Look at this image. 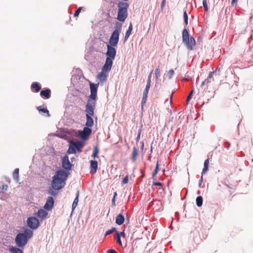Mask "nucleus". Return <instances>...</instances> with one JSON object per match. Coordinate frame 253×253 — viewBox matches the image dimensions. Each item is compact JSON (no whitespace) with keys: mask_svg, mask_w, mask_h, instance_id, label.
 <instances>
[{"mask_svg":"<svg viewBox=\"0 0 253 253\" xmlns=\"http://www.w3.org/2000/svg\"><path fill=\"white\" fill-rule=\"evenodd\" d=\"M140 244H141V242H140V240H135V242L134 243V246H136V248H137L138 245H140Z\"/></svg>","mask_w":253,"mask_h":253,"instance_id":"nucleus-43","label":"nucleus"},{"mask_svg":"<svg viewBox=\"0 0 253 253\" xmlns=\"http://www.w3.org/2000/svg\"><path fill=\"white\" fill-rule=\"evenodd\" d=\"M13 176L15 180H18L19 177V169L17 168L15 169L13 173Z\"/></svg>","mask_w":253,"mask_h":253,"instance_id":"nucleus-34","label":"nucleus"},{"mask_svg":"<svg viewBox=\"0 0 253 253\" xmlns=\"http://www.w3.org/2000/svg\"><path fill=\"white\" fill-rule=\"evenodd\" d=\"M47 214V212L43 209L39 210L38 212L36 214V215L42 220L45 219Z\"/></svg>","mask_w":253,"mask_h":253,"instance_id":"nucleus-16","label":"nucleus"},{"mask_svg":"<svg viewBox=\"0 0 253 253\" xmlns=\"http://www.w3.org/2000/svg\"><path fill=\"white\" fill-rule=\"evenodd\" d=\"M116 239L117 243L121 246L122 245V242L121 240L120 234L119 232H116Z\"/></svg>","mask_w":253,"mask_h":253,"instance_id":"nucleus-36","label":"nucleus"},{"mask_svg":"<svg viewBox=\"0 0 253 253\" xmlns=\"http://www.w3.org/2000/svg\"><path fill=\"white\" fill-rule=\"evenodd\" d=\"M82 9V7H79V8L75 11V12L74 13V16L75 17H77L78 16L79 13H80L81 10Z\"/></svg>","mask_w":253,"mask_h":253,"instance_id":"nucleus-41","label":"nucleus"},{"mask_svg":"<svg viewBox=\"0 0 253 253\" xmlns=\"http://www.w3.org/2000/svg\"><path fill=\"white\" fill-rule=\"evenodd\" d=\"M8 189V185H2V187H1V189L4 191H7Z\"/></svg>","mask_w":253,"mask_h":253,"instance_id":"nucleus-45","label":"nucleus"},{"mask_svg":"<svg viewBox=\"0 0 253 253\" xmlns=\"http://www.w3.org/2000/svg\"><path fill=\"white\" fill-rule=\"evenodd\" d=\"M107 51L106 52L107 58L111 59V61H113L115 59L116 55V50L114 47V46H111L109 44L107 46Z\"/></svg>","mask_w":253,"mask_h":253,"instance_id":"nucleus-9","label":"nucleus"},{"mask_svg":"<svg viewBox=\"0 0 253 253\" xmlns=\"http://www.w3.org/2000/svg\"><path fill=\"white\" fill-rule=\"evenodd\" d=\"M166 0H162L161 8L163 10L165 6Z\"/></svg>","mask_w":253,"mask_h":253,"instance_id":"nucleus-48","label":"nucleus"},{"mask_svg":"<svg viewBox=\"0 0 253 253\" xmlns=\"http://www.w3.org/2000/svg\"><path fill=\"white\" fill-rule=\"evenodd\" d=\"M121 234L124 237H125V234L124 232H121Z\"/></svg>","mask_w":253,"mask_h":253,"instance_id":"nucleus-56","label":"nucleus"},{"mask_svg":"<svg viewBox=\"0 0 253 253\" xmlns=\"http://www.w3.org/2000/svg\"><path fill=\"white\" fill-rule=\"evenodd\" d=\"M193 91H194V90H192L190 91V92L189 93H190V94H192H192H193Z\"/></svg>","mask_w":253,"mask_h":253,"instance_id":"nucleus-57","label":"nucleus"},{"mask_svg":"<svg viewBox=\"0 0 253 253\" xmlns=\"http://www.w3.org/2000/svg\"><path fill=\"white\" fill-rule=\"evenodd\" d=\"M98 153H99V150H98L97 146L94 147L93 151V153L91 155V157L95 159V158L98 157Z\"/></svg>","mask_w":253,"mask_h":253,"instance_id":"nucleus-30","label":"nucleus"},{"mask_svg":"<svg viewBox=\"0 0 253 253\" xmlns=\"http://www.w3.org/2000/svg\"><path fill=\"white\" fill-rule=\"evenodd\" d=\"M116 230V228L115 227H112L111 229L107 230L105 234V236H106L108 235H110V234L112 233L115 230Z\"/></svg>","mask_w":253,"mask_h":253,"instance_id":"nucleus-38","label":"nucleus"},{"mask_svg":"<svg viewBox=\"0 0 253 253\" xmlns=\"http://www.w3.org/2000/svg\"><path fill=\"white\" fill-rule=\"evenodd\" d=\"M107 78V75L106 74V73L102 71L97 76V78L102 83L106 82Z\"/></svg>","mask_w":253,"mask_h":253,"instance_id":"nucleus-17","label":"nucleus"},{"mask_svg":"<svg viewBox=\"0 0 253 253\" xmlns=\"http://www.w3.org/2000/svg\"><path fill=\"white\" fill-rule=\"evenodd\" d=\"M153 73V70H152L150 73H149L148 75V80H147V83L151 84V78L152 76V74Z\"/></svg>","mask_w":253,"mask_h":253,"instance_id":"nucleus-42","label":"nucleus"},{"mask_svg":"<svg viewBox=\"0 0 253 253\" xmlns=\"http://www.w3.org/2000/svg\"><path fill=\"white\" fill-rule=\"evenodd\" d=\"M112 65L113 61L109 58H106L105 64L102 67L101 71L107 73L111 70Z\"/></svg>","mask_w":253,"mask_h":253,"instance_id":"nucleus-12","label":"nucleus"},{"mask_svg":"<svg viewBox=\"0 0 253 253\" xmlns=\"http://www.w3.org/2000/svg\"><path fill=\"white\" fill-rule=\"evenodd\" d=\"M150 85H151V84L147 83L145 90L143 92V98H142V101H141L142 108H143V106L146 103L147 96H148V91L150 88Z\"/></svg>","mask_w":253,"mask_h":253,"instance_id":"nucleus-13","label":"nucleus"},{"mask_svg":"<svg viewBox=\"0 0 253 253\" xmlns=\"http://www.w3.org/2000/svg\"><path fill=\"white\" fill-rule=\"evenodd\" d=\"M79 191H78L77 193L76 197L74 199V201L72 204V210H74V209L76 208L78 205V201H79Z\"/></svg>","mask_w":253,"mask_h":253,"instance_id":"nucleus-25","label":"nucleus"},{"mask_svg":"<svg viewBox=\"0 0 253 253\" xmlns=\"http://www.w3.org/2000/svg\"><path fill=\"white\" fill-rule=\"evenodd\" d=\"M196 205L198 207H201L203 204V198L202 196H200L197 197L196 200Z\"/></svg>","mask_w":253,"mask_h":253,"instance_id":"nucleus-31","label":"nucleus"},{"mask_svg":"<svg viewBox=\"0 0 253 253\" xmlns=\"http://www.w3.org/2000/svg\"><path fill=\"white\" fill-rule=\"evenodd\" d=\"M27 237L24 233H19L15 238V242L19 247H23L27 243Z\"/></svg>","mask_w":253,"mask_h":253,"instance_id":"nucleus-6","label":"nucleus"},{"mask_svg":"<svg viewBox=\"0 0 253 253\" xmlns=\"http://www.w3.org/2000/svg\"><path fill=\"white\" fill-rule=\"evenodd\" d=\"M159 161L158 160L157 162V164H156L155 169V170H154V171H153V172L152 173V177H155L156 175H157V173H158V172L159 171Z\"/></svg>","mask_w":253,"mask_h":253,"instance_id":"nucleus-33","label":"nucleus"},{"mask_svg":"<svg viewBox=\"0 0 253 253\" xmlns=\"http://www.w3.org/2000/svg\"><path fill=\"white\" fill-rule=\"evenodd\" d=\"M163 185V183L160 182H153V185L162 186Z\"/></svg>","mask_w":253,"mask_h":253,"instance_id":"nucleus-44","label":"nucleus"},{"mask_svg":"<svg viewBox=\"0 0 253 253\" xmlns=\"http://www.w3.org/2000/svg\"><path fill=\"white\" fill-rule=\"evenodd\" d=\"M107 253H117V252L114 249H110L107 251Z\"/></svg>","mask_w":253,"mask_h":253,"instance_id":"nucleus-50","label":"nucleus"},{"mask_svg":"<svg viewBox=\"0 0 253 253\" xmlns=\"http://www.w3.org/2000/svg\"><path fill=\"white\" fill-rule=\"evenodd\" d=\"M140 130L139 131L138 135H137V138H136V140L137 141H138L140 139Z\"/></svg>","mask_w":253,"mask_h":253,"instance_id":"nucleus-53","label":"nucleus"},{"mask_svg":"<svg viewBox=\"0 0 253 253\" xmlns=\"http://www.w3.org/2000/svg\"><path fill=\"white\" fill-rule=\"evenodd\" d=\"M125 221V218L122 214H118L116 218V223L118 225H122Z\"/></svg>","mask_w":253,"mask_h":253,"instance_id":"nucleus-22","label":"nucleus"},{"mask_svg":"<svg viewBox=\"0 0 253 253\" xmlns=\"http://www.w3.org/2000/svg\"><path fill=\"white\" fill-rule=\"evenodd\" d=\"M31 87L33 90H34V91L35 92H38L41 89V86L37 82H33Z\"/></svg>","mask_w":253,"mask_h":253,"instance_id":"nucleus-20","label":"nucleus"},{"mask_svg":"<svg viewBox=\"0 0 253 253\" xmlns=\"http://www.w3.org/2000/svg\"><path fill=\"white\" fill-rule=\"evenodd\" d=\"M156 80H158L160 77V66H158L155 71Z\"/></svg>","mask_w":253,"mask_h":253,"instance_id":"nucleus-35","label":"nucleus"},{"mask_svg":"<svg viewBox=\"0 0 253 253\" xmlns=\"http://www.w3.org/2000/svg\"><path fill=\"white\" fill-rule=\"evenodd\" d=\"M91 129L89 127H84L83 130L79 131V135L83 139H86L91 134Z\"/></svg>","mask_w":253,"mask_h":253,"instance_id":"nucleus-11","label":"nucleus"},{"mask_svg":"<svg viewBox=\"0 0 253 253\" xmlns=\"http://www.w3.org/2000/svg\"><path fill=\"white\" fill-rule=\"evenodd\" d=\"M40 95L46 99H48L51 96V90L49 88H47L45 90H42L41 91Z\"/></svg>","mask_w":253,"mask_h":253,"instance_id":"nucleus-18","label":"nucleus"},{"mask_svg":"<svg viewBox=\"0 0 253 253\" xmlns=\"http://www.w3.org/2000/svg\"><path fill=\"white\" fill-rule=\"evenodd\" d=\"M203 5L204 7L208 5V4H207V0H203Z\"/></svg>","mask_w":253,"mask_h":253,"instance_id":"nucleus-51","label":"nucleus"},{"mask_svg":"<svg viewBox=\"0 0 253 253\" xmlns=\"http://www.w3.org/2000/svg\"><path fill=\"white\" fill-rule=\"evenodd\" d=\"M213 72H211L209 74L208 78L205 81H204L202 83V86L204 85L205 84H208L209 83H211V81H213L212 75Z\"/></svg>","mask_w":253,"mask_h":253,"instance_id":"nucleus-21","label":"nucleus"},{"mask_svg":"<svg viewBox=\"0 0 253 253\" xmlns=\"http://www.w3.org/2000/svg\"><path fill=\"white\" fill-rule=\"evenodd\" d=\"M72 143L73 146H74L75 150L76 149L79 152L82 151V149L83 148L84 146L83 143L80 141Z\"/></svg>","mask_w":253,"mask_h":253,"instance_id":"nucleus-19","label":"nucleus"},{"mask_svg":"<svg viewBox=\"0 0 253 253\" xmlns=\"http://www.w3.org/2000/svg\"><path fill=\"white\" fill-rule=\"evenodd\" d=\"M98 167V162L96 160L90 161V173L92 174L96 173Z\"/></svg>","mask_w":253,"mask_h":253,"instance_id":"nucleus-15","label":"nucleus"},{"mask_svg":"<svg viewBox=\"0 0 253 253\" xmlns=\"http://www.w3.org/2000/svg\"><path fill=\"white\" fill-rule=\"evenodd\" d=\"M50 194H51V195H55V194L54 193V191H53V190H51V192H50Z\"/></svg>","mask_w":253,"mask_h":253,"instance_id":"nucleus-55","label":"nucleus"},{"mask_svg":"<svg viewBox=\"0 0 253 253\" xmlns=\"http://www.w3.org/2000/svg\"><path fill=\"white\" fill-rule=\"evenodd\" d=\"M69 174V172L63 170L57 171L52 178L51 182L52 188L54 190H60L63 187Z\"/></svg>","mask_w":253,"mask_h":253,"instance_id":"nucleus-1","label":"nucleus"},{"mask_svg":"<svg viewBox=\"0 0 253 253\" xmlns=\"http://www.w3.org/2000/svg\"><path fill=\"white\" fill-rule=\"evenodd\" d=\"M53 204L54 200L53 198L52 197H49L44 206V208L47 211H49L51 210L53 206Z\"/></svg>","mask_w":253,"mask_h":253,"instance_id":"nucleus-14","label":"nucleus"},{"mask_svg":"<svg viewBox=\"0 0 253 253\" xmlns=\"http://www.w3.org/2000/svg\"><path fill=\"white\" fill-rule=\"evenodd\" d=\"M182 42L186 44L189 50L193 49V46L196 44V41L193 37H189L188 30L184 29L182 32Z\"/></svg>","mask_w":253,"mask_h":253,"instance_id":"nucleus-4","label":"nucleus"},{"mask_svg":"<svg viewBox=\"0 0 253 253\" xmlns=\"http://www.w3.org/2000/svg\"><path fill=\"white\" fill-rule=\"evenodd\" d=\"M128 175H127L126 176H125L123 179L122 180V184H126L128 183Z\"/></svg>","mask_w":253,"mask_h":253,"instance_id":"nucleus-39","label":"nucleus"},{"mask_svg":"<svg viewBox=\"0 0 253 253\" xmlns=\"http://www.w3.org/2000/svg\"><path fill=\"white\" fill-rule=\"evenodd\" d=\"M67 153L68 154H75L76 153L75 148L73 146L72 143H71L69 148L67 151Z\"/></svg>","mask_w":253,"mask_h":253,"instance_id":"nucleus-32","label":"nucleus"},{"mask_svg":"<svg viewBox=\"0 0 253 253\" xmlns=\"http://www.w3.org/2000/svg\"><path fill=\"white\" fill-rule=\"evenodd\" d=\"M95 108V106L94 105V103H87L85 106V112H86L85 126L87 127H91L93 125V120L92 117L94 115Z\"/></svg>","mask_w":253,"mask_h":253,"instance_id":"nucleus-2","label":"nucleus"},{"mask_svg":"<svg viewBox=\"0 0 253 253\" xmlns=\"http://www.w3.org/2000/svg\"><path fill=\"white\" fill-rule=\"evenodd\" d=\"M37 110L40 112H42L43 113L47 114V116L49 117L50 116L49 111L46 108H43L42 106H39L37 107Z\"/></svg>","mask_w":253,"mask_h":253,"instance_id":"nucleus-27","label":"nucleus"},{"mask_svg":"<svg viewBox=\"0 0 253 253\" xmlns=\"http://www.w3.org/2000/svg\"><path fill=\"white\" fill-rule=\"evenodd\" d=\"M132 30V24L130 23L129 24V26L128 27V28L126 33V35H125V41H126L128 39L130 35L131 34Z\"/></svg>","mask_w":253,"mask_h":253,"instance_id":"nucleus-24","label":"nucleus"},{"mask_svg":"<svg viewBox=\"0 0 253 253\" xmlns=\"http://www.w3.org/2000/svg\"><path fill=\"white\" fill-rule=\"evenodd\" d=\"M24 234L26 235L28 239L31 238L33 236V232L30 229H26L25 230Z\"/></svg>","mask_w":253,"mask_h":253,"instance_id":"nucleus-29","label":"nucleus"},{"mask_svg":"<svg viewBox=\"0 0 253 253\" xmlns=\"http://www.w3.org/2000/svg\"><path fill=\"white\" fill-rule=\"evenodd\" d=\"M138 155V150L135 147H133L132 149V152L131 156V159L132 162H134L136 161V157Z\"/></svg>","mask_w":253,"mask_h":253,"instance_id":"nucleus-23","label":"nucleus"},{"mask_svg":"<svg viewBox=\"0 0 253 253\" xmlns=\"http://www.w3.org/2000/svg\"><path fill=\"white\" fill-rule=\"evenodd\" d=\"M174 73V72L173 70H170L169 71L168 74H167V75L168 76V77L170 79L172 76L173 75Z\"/></svg>","mask_w":253,"mask_h":253,"instance_id":"nucleus-40","label":"nucleus"},{"mask_svg":"<svg viewBox=\"0 0 253 253\" xmlns=\"http://www.w3.org/2000/svg\"><path fill=\"white\" fill-rule=\"evenodd\" d=\"M119 31L118 30H115L112 34L109 39V44L111 46H115L117 45L119 40Z\"/></svg>","mask_w":253,"mask_h":253,"instance_id":"nucleus-8","label":"nucleus"},{"mask_svg":"<svg viewBox=\"0 0 253 253\" xmlns=\"http://www.w3.org/2000/svg\"><path fill=\"white\" fill-rule=\"evenodd\" d=\"M192 96V95L190 94V93L188 95L187 98V100H186L187 104H188V103L189 101V100L191 99Z\"/></svg>","mask_w":253,"mask_h":253,"instance_id":"nucleus-49","label":"nucleus"},{"mask_svg":"<svg viewBox=\"0 0 253 253\" xmlns=\"http://www.w3.org/2000/svg\"><path fill=\"white\" fill-rule=\"evenodd\" d=\"M237 4V0H232L231 5L233 6H236Z\"/></svg>","mask_w":253,"mask_h":253,"instance_id":"nucleus-46","label":"nucleus"},{"mask_svg":"<svg viewBox=\"0 0 253 253\" xmlns=\"http://www.w3.org/2000/svg\"><path fill=\"white\" fill-rule=\"evenodd\" d=\"M89 85L91 93L89 96V99L88 100L87 103H94V105L95 106L97 88L99 85V83L97 84H94L93 83H90Z\"/></svg>","mask_w":253,"mask_h":253,"instance_id":"nucleus-5","label":"nucleus"},{"mask_svg":"<svg viewBox=\"0 0 253 253\" xmlns=\"http://www.w3.org/2000/svg\"><path fill=\"white\" fill-rule=\"evenodd\" d=\"M204 8L205 9V11H208V5L207 6H204Z\"/></svg>","mask_w":253,"mask_h":253,"instance_id":"nucleus-54","label":"nucleus"},{"mask_svg":"<svg viewBox=\"0 0 253 253\" xmlns=\"http://www.w3.org/2000/svg\"><path fill=\"white\" fill-rule=\"evenodd\" d=\"M183 17H184V23L186 25H187V24H188V15L187 14L186 11H185L184 12Z\"/></svg>","mask_w":253,"mask_h":253,"instance_id":"nucleus-37","label":"nucleus"},{"mask_svg":"<svg viewBox=\"0 0 253 253\" xmlns=\"http://www.w3.org/2000/svg\"><path fill=\"white\" fill-rule=\"evenodd\" d=\"M61 163L62 168L64 169L69 170L72 169V164L69 161L68 156H64L62 159Z\"/></svg>","mask_w":253,"mask_h":253,"instance_id":"nucleus-10","label":"nucleus"},{"mask_svg":"<svg viewBox=\"0 0 253 253\" xmlns=\"http://www.w3.org/2000/svg\"><path fill=\"white\" fill-rule=\"evenodd\" d=\"M9 251L12 253H23L22 250L14 247H10Z\"/></svg>","mask_w":253,"mask_h":253,"instance_id":"nucleus-26","label":"nucleus"},{"mask_svg":"<svg viewBox=\"0 0 253 253\" xmlns=\"http://www.w3.org/2000/svg\"><path fill=\"white\" fill-rule=\"evenodd\" d=\"M128 4L126 2H120L118 3V12L117 15V19L121 21L124 22L127 17V8Z\"/></svg>","mask_w":253,"mask_h":253,"instance_id":"nucleus-3","label":"nucleus"},{"mask_svg":"<svg viewBox=\"0 0 253 253\" xmlns=\"http://www.w3.org/2000/svg\"><path fill=\"white\" fill-rule=\"evenodd\" d=\"M202 182H203V174L202 175V176L201 177V179L199 181V185L200 186L201 185Z\"/></svg>","mask_w":253,"mask_h":253,"instance_id":"nucleus-52","label":"nucleus"},{"mask_svg":"<svg viewBox=\"0 0 253 253\" xmlns=\"http://www.w3.org/2000/svg\"><path fill=\"white\" fill-rule=\"evenodd\" d=\"M209 164V160L208 159H207L204 162V168H203V171H202V174H203V173H205L208 170Z\"/></svg>","mask_w":253,"mask_h":253,"instance_id":"nucleus-28","label":"nucleus"},{"mask_svg":"<svg viewBox=\"0 0 253 253\" xmlns=\"http://www.w3.org/2000/svg\"><path fill=\"white\" fill-rule=\"evenodd\" d=\"M27 224L28 226L32 229H37L40 225L39 219L34 216H31L28 218Z\"/></svg>","mask_w":253,"mask_h":253,"instance_id":"nucleus-7","label":"nucleus"},{"mask_svg":"<svg viewBox=\"0 0 253 253\" xmlns=\"http://www.w3.org/2000/svg\"><path fill=\"white\" fill-rule=\"evenodd\" d=\"M116 195H117V192H115L114 193V197H113V199L112 200V205H115V197H116Z\"/></svg>","mask_w":253,"mask_h":253,"instance_id":"nucleus-47","label":"nucleus"}]
</instances>
